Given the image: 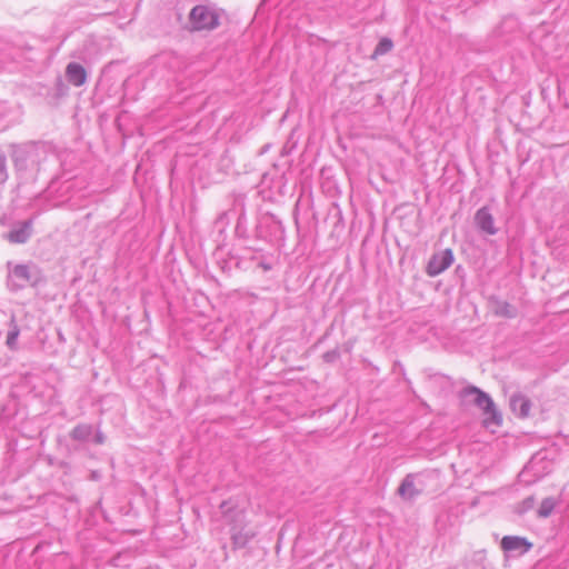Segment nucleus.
Instances as JSON below:
<instances>
[{
    "instance_id": "nucleus-8",
    "label": "nucleus",
    "mask_w": 569,
    "mask_h": 569,
    "mask_svg": "<svg viewBox=\"0 0 569 569\" xmlns=\"http://www.w3.org/2000/svg\"><path fill=\"white\" fill-rule=\"evenodd\" d=\"M475 224L480 232L488 236H495L498 228L495 226V218L489 207L485 206L478 209L475 213Z\"/></svg>"
},
{
    "instance_id": "nucleus-11",
    "label": "nucleus",
    "mask_w": 569,
    "mask_h": 569,
    "mask_svg": "<svg viewBox=\"0 0 569 569\" xmlns=\"http://www.w3.org/2000/svg\"><path fill=\"white\" fill-rule=\"evenodd\" d=\"M492 312L506 319H513L518 316V310L508 301L501 300L498 297L490 298Z\"/></svg>"
},
{
    "instance_id": "nucleus-12",
    "label": "nucleus",
    "mask_w": 569,
    "mask_h": 569,
    "mask_svg": "<svg viewBox=\"0 0 569 569\" xmlns=\"http://www.w3.org/2000/svg\"><path fill=\"white\" fill-rule=\"evenodd\" d=\"M66 78L71 84L80 87L87 81V71L80 63L70 62L66 68Z\"/></svg>"
},
{
    "instance_id": "nucleus-4",
    "label": "nucleus",
    "mask_w": 569,
    "mask_h": 569,
    "mask_svg": "<svg viewBox=\"0 0 569 569\" xmlns=\"http://www.w3.org/2000/svg\"><path fill=\"white\" fill-rule=\"evenodd\" d=\"M191 30H213L219 26V14L214 8L207 4L194 6L189 13Z\"/></svg>"
},
{
    "instance_id": "nucleus-9",
    "label": "nucleus",
    "mask_w": 569,
    "mask_h": 569,
    "mask_svg": "<svg viewBox=\"0 0 569 569\" xmlns=\"http://www.w3.org/2000/svg\"><path fill=\"white\" fill-rule=\"evenodd\" d=\"M33 219L21 221L13 226L8 234L12 243H26L31 237Z\"/></svg>"
},
{
    "instance_id": "nucleus-6",
    "label": "nucleus",
    "mask_w": 569,
    "mask_h": 569,
    "mask_svg": "<svg viewBox=\"0 0 569 569\" xmlns=\"http://www.w3.org/2000/svg\"><path fill=\"white\" fill-rule=\"evenodd\" d=\"M453 259V252L449 248L435 252L427 263V274L429 277L439 276L452 264Z\"/></svg>"
},
{
    "instance_id": "nucleus-22",
    "label": "nucleus",
    "mask_w": 569,
    "mask_h": 569,
    "mask_svg": "<svg viewBox=\"0 0 569 569\" xmlns=\"http://www.w3.org/2000/svg\"><path fill=\"white\" fill-rule=\"evenodd\" d=\"M536 503V499L533 496H529L526 499H523L521 503V512L528 511L533 508Z\"/></svg>"
},
{
    "instance_id": "nucleus-17",
    "label": "nucleus",
    "mask_w": 569,
    "mask_h": 569,
    "mask_svg": "<svg viewBox=\"0 0 569 569\" xmlns=\"http://www.w3.org/2000/svg\"><path fill=\"white\" fill-rule=\"evenodd\" d=\"M220 510L223 515V518L228 523L241 521L243 519V511L233 510V507L229 501H222L220 505Z\"/></svg>"
},
{
    "instance_id": "nucleus-16",
    "label": "nucleus",
    "mask_w": 569,
    "mask_h": 569,
    "mask_svg": "<svg viewBox=\"0 0 569 569\" xmlns=\"http://www.w3.org/2000/svg\"><path fill=\"white\" fill-rule=\"evenodd\" d=\"M19 335H20V328H19L14 317H12L9 321V330H8L7 339H6V345L10 350L18 349Z\"/></svg>"
},
{
    "instance_id": "nucleus-13",
    "label": "nucleus",
    "mask_w": 569,
    "mask_h": 569,
    "mask_svg": "<svg viewBox=\"0 0 569 569\" xmlns=\"http://www.w3.org/2000/svg\"><path fill=\"white\" fill-rule=\"evenodd\" d=\"M254 536L256 533L253 531L246 530L238 523L231 527V540L236 549L244 548Z\"/></svg>"
},
{
    "instance_id": "nucleus-5",
    "label": "nucleus",
    "mask_w": 569,
    "mask_h": 569,
    "mask_svg": "<svg viewBox=\"0 0 569 569\" xmlns=\"http://www.w3.org/2000/svg\"><path fill=\"white\" fill-rule=\"evenodd\" d=\"M69 437L80 445L93 442L101 446L106 442L104 433L91 423H78L70 430Z\"/></svg>"
},
{
    "instance_id": "nucleus-18",
    "label": "nucleus",
    "mask_w": 569,
    "mask_h": 569,
    "mask_svg": "<svg viewBox=\"0 0 569 569\" xmlns=\"http://www.w3.org/2000/svg\"><path fill=\"white\" fill-rule=\"evenodd\" d=\"M557 503L558 501L552 497L545 498L537 510V516L539 518H548L553 512Z\"/></svg>"
},
{
    "instance_id": "nucleus-14",
    "label": "nucleus",
    "mask_w": 569,
    "mask_h": 569,
    "mask_svg": "<svg viewBox=\"0 0 569 569\" xmlns=\"http://www.w3.org/2000/svg\"><path fill=\"white\" fill-rule=\"evenodd\" d=\"M415 475L409 473L401 481L398 488V493L401 498L412 500L421 493V490H418L415 486Z\"/></svg>"
},
{
    "instance_id": "nucleus-7",
    "label": "nucleus",
    "mask_w": 569,
    "mask_h": 569,
    "mask_svg": "<svg viewBox=\"0 0 569 569\" xmlns=\"http://www.w3.org/2000/svg\"><path fill=\"white\" fill-rule=\"evenodd\" d=\"M500 547L505 552L513 556H522L529 552L533 545L525 537L505 536L501 539Z\"/></svg>"
},
{
    "instance_id": "nucleus-2",
    "label": "nucleus",
    "mask_w": 569,
    "mask_h": 569,
    "mask_svg": "<svg viewBox=\"0 0 569 569\" xmlns=\"http://www.w3.org/2000/svg\"><path fill=\"white\" fill-rule=\"evenodd\" d=\"M8 279L7 286L10 291L17 292L27 287H38L44 282V277L41 269L30 263H17L8 262Z\"/></svg>"
},
{
    "instance_id": "nucleus-20",
    "label": "nucleus",
    "mask_w": 569,
    "mask_h": 569,
    "mask_svg": "<svg viewBox=\"0 0 569 569\" xmlns=\"http://www.w3.org/2000/svg\"><path fill=\"white\" fill-rule=\"evenodd\" d=\"M9 173L7 168V159L3 154H0V183L3 184L8 181Z\"/></svg>"
},
{
    "instance_id": "nucleus-10",
    "label": "nucleus",
    "mask_w": 569,
    "mask_h": 569,
    "mask_svg": "<svg viewBox=\"0 0 569 569\" xmlns=\"http://www.w3.org/2000/svg\"><path fill=\"white\" fill-rule=\"evenodd\" d=\"M509 405L511 411L519 418H526L529 416L531 401L521 392H516L510 396Z\"/></svg>"
},
{
    "instance_id": "nucleus-23",
    "label": "nucleus",
    "mask_w": 569,
    "mask_h": 569,
    "mask_svg": "<svg viewBox=\"0 0 569 569\" xmlns=\"http://www.w3.org/2000/svg\"><path fill=\"white\" fill-rule=\"evenodd\" d=\"M242 220H244L243 208H241V212H240L239 218H238V227L241 224Z\"/></svg>"
},
{
    "instance_id": "nucleus-21",
    "label": "nucleus",
    "mask_w": 569,
    "mask_h": 569,
    "mask_svg": "<svg viewBox=\"0 0 569 569\" xmlns=\"http://www.w3.org/2000/svg\"><path fill=\"white\" fill-rule=\"evenodd\" d=\"M340 358V351L338 348L329 350L322 355V359L327 363H333Z\"/></svg>"
},
{
    "instance_id": "nucleus-19",
    "label": "nucleus",
    "mask_w": 569,
    "mask_h": 569,
    "mask_svg": "<svg viewBox=\"0 0 569 569\" xmlns=\"http://www.w3.org/2000/svg\"><path fill=\"white\" fill-rule=\"evenodd\" d=\"M393 48V42L390 38H381L378 44L376 46L371 59H377L380 56H383L388 52H390Z\"/></svg>"
},
{
    "instance_id": "nucleus-3",
    "label": "nucleus",
    "mask_w": 569,
    "mask_h": 569,
    "mask_svg": "<svg viewBox=\"0 0 569 569\" xmlns=\"http://www.w3.org/2000/svg\"><path fill=\"white\" fill-rule=\"evenodd\" d=\"M460 397L462 399L472 397L473 405L480 408L486 416L485 423L487 426H500L502 423V416L497 410L493 400L487 392L482 391L478 387L468 386L460 391Z\"/></svg>"
},
{
    "instance_id": "nucleus-15",
    "label": "nucleus",
    "mask_w": 569,
    "mask_h": 569,
    "mask_svg": "<svg viewBox=\"0 0 569 569\" xmlns=\"http://www.w3.org/2000/svg\"><path fill=\"white\" fill-rule=\"evenodd\" d=\"M488 567L489 563L485 550L475 551L465 563V569H488Z\"/></svg>"
},
{
    "instance_id": "nucleus-1",
    "label": "nucleus",
    "mask_w": 569,
    "mask_h": 569,
    "mask_svg": "<svg viewBox=\"0 0 569 569\" xmlns=\"http://www.w3.org/2000/svg\"><path fill=\"white\" fill-rule=\"evenodd\" d=\"M9 152L19 183H33L48 159L49 146L43 141L11 143Z\"/></svg>"
}]
</instances>
